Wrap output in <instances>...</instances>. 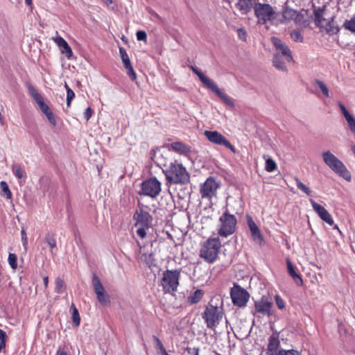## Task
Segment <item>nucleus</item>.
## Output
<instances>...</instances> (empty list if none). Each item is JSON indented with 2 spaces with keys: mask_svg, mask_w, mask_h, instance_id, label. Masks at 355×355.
Segmentation results:
<instances>
[{
  "mask_svg": "<svg viewBox=\"0 0 355 355\" xmlns=\"http://www.w3.org/2000/svg\"><path fill=\"white\" fill-rule=\"evenodd\" d=\"M25 2L28 6H31L32 5V0H25Z\"/></svg>",
  "mask_w": 355,
  "mask_h": 355,
  "instance_id": "62",
  "label": "nucleus"
},
{
  "mask_svg": "<svg viewBox=\"0 0 355 355\" xmlns=\"http://www.w3.org/2000/svg\"><path fill=\"white\" fill-rule=\"evenodd\" d=\"M199 347H187V351L190 355H198L199 354Z\"/></svg>",
  "mask_w": 355,
  "mask_h": 355,
  "instance_id": "56",
  "label": "nucleus"
},
{
  "mask_svg": "<svg viewBox=\"0 0 355 355\" xmlns=\"http://www.w3.org/2000/svg\"><path fill=\"white\" fill-rule=\"evenodd\" d=\"M44 115L46 116V118H47L49 122L51 123V125H52L53 126L56 125V123H57L56 120H55L54 114L53 113L51 110H49V112H47L46 113H45Z\"/></svg>",
  "mask_w": 355,
  "mask_h": 355,
  "instance_id": "49",
  "label": "nucleus"
},
{
  "mask_svg": "<svg viewBox=\"0 0 355 355\" xmlns=\"http://www.w3.org/2000/svg\"><path fill=\"white\" fill-rule=\"evenodd\" d=\"M270 40L274 47L275 48L277 51L276 53H279V55L284 56L287 62L293 61L291 51L288 45L284 42L274 36L270 38Z\"/></svg>",
  "mask_w": 355,
  "mask_h": 355,
  "instance_id": "17",
  "label": "nucleus"
},
{
  "mask_svg": "<svg viewBox=\"0 0 355 355\" xmlns=\"http://www.w3.org/2000/svg\"><path fill=\"white\" fill-rule=\"evenodd\" d=\"M238 37L243 41H246L247 33L243 28H239L237 29Z\"/></svg>",
  "mask_w": 355,
  "mask_h": 355,
  "instance_id": "52",
  "label": "nucleus"
},
{
  "mask_svg": "<svg viewBox=\"0 0 355 355\" xmlns=\"http://www.w3.org/2000/svg\"><path fill=\"white\" fill-rule=\"evenodd\" d=\"M153 338L155 342L156 348L161 351L162 355H169L159 338L156 336H153Z\"/></svg>",
  "mask_w": 355,
  "mask_h": 355,
  "instance_id": "41",
  "label": "nucleus"
},
{
  "mask_svg": "<svg viewBox=\"0 0 355 355\" xmlns=\"http://www.w3.org/2000/svg\"><path fill=\"white\" fill-rule=\"evenodd\" d=\"M292 40L296 42H302L304 37L299 31H293L290 33Z\"/></svg>",
  "mask_w": 355,
  "mask_h": 355,
  "instance_id": "45",
  "label": "nucleus"
},
{
  "mask_svg": "<svg viewBox=\"0 0 355 355\" xmlns=\"http://www.w3.org/2000/svg\"><path fill=\"white\" fill-rule=\"evenodd\" d=\"M105 1H106L107 4H112V0H105Z\"/></svg>",
  "mask_w": 355,
  "mask_h": 355,
  "instance_id": "63",
  "label": "nucleus"
},
{
  "mask_svg": "<svg viewBox=\"0 0 355 355\" xmlns=\"http://www.w3.org/2000/svg\"><path fill=\"white\" fill-rule=\"evenodd\" d=\"M286 265L287 272L289 276L292 277V279L297 286H302L303 284L302 276L298 272H296L294 266L288 259H286Z\"/></svg>",
  "mask_w": 355,
  "mask_h": 355,
  "instance_id": "27",
  "label": "nucleus"
},
{
  "mask_svg": "<svg viewBox=\"0 0 355 355\" xmlns=\"http://www.w3.org/2000/svg\"><path fill=\"white\" fill-rule=\"evenodd\" d=\"M0 188L7 199H10L12 198V193L6 182L1 181L0 182Z\"/></svg>",
  "mask_w": 355,
  "mask_h": 355,
  "instance_id": "38",
  "label": "nucleus"
},
{
  "mask_svg": "<svg viewBox=\"0 0 355 355\" xmlns=\"http://www.w3.org/2000/svg\"><path fill=\"white\" fill-rule=\"evenodd\" d=\"M12 170L18 179H21L24 177V171L20 166L14 164L12 167Z\"/></svg>",
  "mask_w": 355,
  "mask_h": 355,
  "instance_id": "48",
  "label": "nucleus"
},
{
  "mask_svg": "<svg viewBox=\"0 0 355 355\" xmlns=\"http://www.w3.org/2000/svg\"><path fill=\"white\" fill-rule=\"evenodd\" d=\"M53 40L60 48L62 53H64L69 59L73 55V51L66 40L60 36L53 38Z\"/></svg>",
  "mask_w": 355,
  "mask_h": 355,
  "instance_id": "26",
  "label": "nucleus"
},
{
  "mask_svg": "<svg viewBox=\"0 0 355 355\" xmlns=\"http://www.w3.org/2000/svg\"><path fill=\"white\" fill-rule=\"evenodd\" d=\"M136 36L138 41H146L147 39V34L144 31H138Z\"/></svg>",
  "mask_w": 355,
  "mask_h": 355,
  "instance_id": "53",
  "label": "nucleus"
},
{
  "mask_svg": "<svg viewBox=\"0 0 355 355\" xmlns=\"http://www.w3.org/2000/svg\"><path fill=\"white\" fill-rule=\"evenodd\" d=\"M133 220L135 221V226H139L137 230V235L141 239L145 238L146 230L153 226V218L152 215L142 207H139L136 209L133 215Z\"/></svg>",
  "mask_w": 355,
  "mask_h": 355,
  "instance_id": "4",
  "label": "nucleus"
},
{
  "mask_svg": "<svg viewBox=\"0 0 355 355\" xmlns=\"http://www.w3.org/2000/svg\"><path fill=\"white\" fill-rule=\"evenodd\" d=\"M315 83L318 86V87L320 89V90L322 91V94L326 97H329V89H328L327 87L325 85V84L322 81H321V80H320L318 79H315Z\"/></svg>",
  "mask_w": 355,
  "mask_h": 355,
  "instance_id": "43",
  "label": "nucleus"
},
{
  "mask_svg": "<svg viewBox=\"0 0 355 355\" xmlns=\"http://www.w3.org/2000/svg\"><path fill=\"white\" fill-rule=\"evenodd\" d=\"M296 12L297 10L288 6L287 3H286L281 12L282 19L279 20L280 23L284 24L286 21L294 20Z\"/></svg>",
  "mask_w": 355,
  "mask_h": 355,
  "instance_id": "28",
  "label": "nucleus"
},
{
  "mask_svg": "<svg viewBox=\"0 0 355 355\" xmlns=\"http://www.w3.org/2000/svg\"><path fill=\"white\" fill-rule=\"evenodd\" d=\"M220 248L221 243L218 237L209 238L202 245L200 257L206 262L213 263L217 259Z\"/></svg>",
  "mask_w": 355,
  "mask_h": 355,
  "instance_id": "3",
  "label": "nucleus"
},
{
  "mask_svg": "<svg viewBox=\"0 0 355 355\" xmlns=\"http://www.w3.org/2000/svg\"><path fill=\"white\" fill-rule=\"evenodd\" d=\"M310 202L313 207V209L318 214L319 217L329 225H334V220L329 212L322 205L317 203L313 199H310Z\"/></svg>",
  "mask_w": 355,
  "mask_h": 355,
  "instance_id": "19",
  "label": "nucleus"
},
{
  "mask_svg": "<svg viewBox=\"0 0 355 355\" xmlns=\"http://www.w3.org/2000/svg\"><path fill=\"white\" fill-rule=\"evenodd\" d=\"M8 261L12 269L15 270L17 268V257L15 254L10 253Z\"/></svg>",
  "mask_w": 355,
  "mask_h": 355,
  "instance_id": "44",
  "label": "nucleus"
},
{
  "mask_svg": "<svg viewBox=\"0 0 355 355\" xmlns=\"http://www.w3.org/2000/svg\"><path fill=\"white\" fill-rule=\"evenodd\" d=\"M166 180L173 184H186L190 181V175L186 168L178 161L170 163L166 168H162Z\"/></svg>",
  "mask_w": 355,
  "mask_h": 355,
  "instance_id": "1",
  "label": "nucleus"
},
{
  "mask_svg": "<svg viewBox=\"0 0 355 355\" xmlns=\"http://www.w3.org/2000/svg\"><path fill=\"white\" fill-rule=\"evenodd\" d=\"M273 66L278 70L286 71L287 67L285 63L282 60L281 55L279 53H275L272 59Z\"/></svg>",
  "mask_w": 355,
  "mask_h": 355,
  "instance_id": "32",
  "label": "nucleus"
},
{
  "mask_svg": "<svg viewBox=\"0 0 355 355\" xmlns=\"http://www.w3.org/2000/svg\"><path fill=\"white\" fill-rule=\"evenodd\" d=\"M352 150L353 153L355 154V146H353L352 147Z\"/></svg>",
  "mask_w": 355,
  "mask_h": 355,
  "instance_id": "64",
  "label": "nucleus"
},
{
  "mask_svg": "<svg viewBox=\"0 0 355 355\" xmlns=\"http://www.w3.org/2000/svg\"><path fill=\"white\" fill-rule=\"evenodd\" d=\"M334 17H331L326 21L325 31L329 35L337 34L340 31V27L334 24Z\"/></svg>",
  "mask_w": 355,
  "mask_h": 355,
  "instance_id": "30",
  "label": "nucleus"
},
{
  "mask_svg": "<svg viewBox=\"0 0 355 355\" xmlns=\"http://www.w3.org/2000/svg\"><path fill=\"white\" fill-rule=\"evenodd\" d=\"M279 355H300V352L295 349H279Z\"/></svg>",
  "mask_w": 355,
  "mask_h": 355,
  "instance_id": "50",
  "label": "nucleus"
},
{
  "mask_svg": "<svg viewBox=\"0 0 355 355\" xmlns=\"http://www.w3.org/2000/svg\"><path fill=\"white\" fill-rule=\"evenodd\" d=\"M306 18V13H303L302 12L297 11L293 21L299 25L306 26L309 24V23H308V20Z\"/></svg>",
  "mask_w": 355,
  "mask_h": 355,
  "instance_id": "33",
  "label": "nucleus"
},
{
  "mask_svg": "<svg viewBox=\"0 0 355 355\" xmlns=\"http://www.w3.org/2000/svg\"><path fill=\"white\" fill-rule=\"evenodd\" d=\"M230 295L232 303L239 307L246 305L249 298V293L239 284H234L231 288Z\"/></svg>",
  "mask_w": 355,
  "mask_h": 355,
  "instance_id": "15",
  "label": "nucleus"
},
{
  "mask_svg": "<svg viewBox=\"0 0 355 355\" xmlns=\"http://www.w3.org/2000/svg\"><path fill=\"white\" fill-rule=\"evenodd\" d=\"M280 347V341L279 339V334L273 332L269 337L268 344L267 347L268 355H279V350L278 348Z\"/></svg>",
  "mask_w": 355,
  "mask_h": 355,
  "instance_id": "23",
  "label": "nucleus"
},
{
  "mask_svg": "<svg viewBox=\"0 0 355 355\" xmlns=\"http://www.w3.org/2000/svg\"><path fill=\"white\" fill-rule=\"evenodd\" d=\"M218 187L214 177H209L200 188V193L202 198H211Z\"/></svg>",
  "mask_w": 355,
  "mask_h": 355,
  "instance_id": "18",
  "label": "nucleus"
},
{
  "mask_svg": "<svg viewBox=\"0 0 355 355\" xmlns=\"http://www.w3.org/2000/svg\"><path fill=\"white\" fill-rule=\"evenodd\" d=\"M205 136L211 143L224 146L227 148L230 149L233 153H236L237 150L233 145L219 132L214 130H206L204 132Z\"/></svg>",
  "mask_w": 355,
  "mask_h": 355,
  "instance_id": "16",
  "label": "nucleus"
},
{
  "mask_svg": "<svg viewBox=\"0 0 355 355\" xmlns=\"http://www.w3.org/2000/svg\"><path fill=\"white\" fill-rule=\"evenodd\" d=\"M45 241L51 248V250L56 247V241L53 234L47 233L45 236Z\"/></svg>",
  "mask_w": 355,
  "mask_h": 355,
  "instance_id": "42",
  "label": "nucleus"
},
{
  "mask_svg": "<svg viewBox=\"0 0 355 355\" xmlns=\"http://www.w3.org/2000/svg\"><path fill=\"white\" fill-rule=\"evenodd\" d=\"M43 281H44V284L45 286H47V285H48V282H49V278H48V277H44L43 278Z\"/></svg>",
  "mask_w": 355,
  "mask_h": 355,
  "instance_id": "61",
  "label": "nucleus"
},
{
  "mask_svg": "<svg viewBox=\"0 0 355 355\" xmlns=\"http://www.w3.org/2000/svg\"><path fill=\"white\" fill-rule=\"evenodd\" d=\"M28 89L30 95L38 105L41 112L44 114L51 110L49 105L44 101L42 95L37 92V91L31 84L28 85Z\"/></svg>",
  "mask_w": 355,
  "mask_h": 355,
  "instance_id": "20",
  "label": "nucleus"
},
{
  "mask_svg": "<svg viewBox=\"0 0 355 355\" xmlns=\"http://www.w3.org/2000/svg\"><path fill=\"white\" fill-rule=\"evenodd\" d=\"M150 156L152 162H153L154 164H156L159 168H168L167 158L161 151V148L156 147L155 148L151 150L150 153Z\"/></svg>",
  "mask_w": 355,
  "mask_h": 355,
  "instance_id": "21",
  "label": "nucleus"
},
{
  "mask_svg": "<svg viewBox=\"0 0 355 355\" xmlns=\"http://www.w3.org/2000/svg\"><path fill=\"white\" fill-rule=\"evenodd\" d=\"M192 71L198 76L203 85L216 94L225 104L233 107L234 105L232 99L224 92H223L216 85V84L209 78L206 76L200 69L191 67Z\"/></svg>",
  "mask_w": 355,
  "mask_h": 355,
  "instance_id": "7",
  "label": "nucleus"
},
{
  "mask_svg": "<svg viewBox=\"0 0 355 355\" xmlns=\"http://www.w3.org/2000/svg\"><path fill=\"white\" fill-rule=\"evenodd\" d=\"M119 55L124 67L131 64L130 60L126 52V50L123 47H119Z\"/></svg>",
  "mask_w": 355,
  "mask_h": 355,
  "instance_id": "36",
  "label": "nucleus"
},
{
  "mask_svg": "<svg viewBox=\"0 0 355 355\" xmlns=\"http://www.w3.org/2000/svg\"><path fill=\"white\" fill-rule=\"evenodd\" d=\"M192 71L198 76L203 85L216 94L225 104L233 107L234 105L232 99L224 92H223L216 85V84L209 78L206 76L200 69L191 67Z\"/></svg>",
  "mask_w": 355,
  "mask_h": 355,
  "instance_id": "5",
  "label": "nucleus"
},
{
  "mask_svg": "<svg viewBox=\"0 0 355 355\" xmlns=\"http://www.w3.org/2000/svg\"><path fill=\"white\" fill-rule=\"evenodd\" d=\"M92 284L99 303L105 306L110 305V295L106 293L100 278L95 272L92 273Z\"/></svg>",
  "mask_w": 355,
  "mask_h": 355,
  "instance_id": "14",
  "label": "nucleus"
},
{
  "mask_svg": "<svg viewBox=\"0 0 355 355\" xmlns=\"http://www.w3.org/2000/svg\"><path fill=\"white\" fill-rule=\"evenodd\" d=\"M180 270H166L162 273L161 285L164 293L175 292L179 286Z\"/></svg>",
  "mask_w": 355,
  "mask_h": 355,
  "instance_id": "8",
  "label": "nucleus"
},
{
  "mask_svg": "<svg viewBox=\"0 0 355 355\" xmlns=\"http://www.w3.org/2000/svg\"><path fill=\"white\" fill-rule=\"evenodd\" d=\"M273 302L269 296L263 295L259 300H254V308L251 310V314L257 318L261 316H270L271 309Z\"/></svg>",
  "mask_w": 355,
  "mask_h": 355,
  "instance_id": "11",
  "label": "nucleus"
},
{
  "mask_svg": "<svg viewBox=\"0 0 355 355\" xmlns=\"http://www.w3.org/2000/svg\"><path fill=\"white\" fill-rule=\"evenodd\" d=\"M296 186L298 189L301 190L304 193H305L306 195L310 196L312 193L311 189L306 187L304 183H302L300 180L297 178H295Z\"/></svg>",
  "mask_w": 355,
  "mask_h": 355,
  "instance_id": "37",
  "label": "nucleus"
},
{
  "mask_svg": "<svg viewBox=\"0 0 355 355\" xmlns=\"http://www.w3.org/2000/svg\"><path fill=\"white\" fill-rule=\"evenodd\" d=\"M254 12L255 17L258 19V23L262 25L275 19V12L268 3L257 2L254 8Z\"/></svg>",
  "mask_w": 355,
  "mask_h": 355,
  "instance_id": "12",
  "label": "nucleus"
},
{
  "mask_svg": "<svg viewBox=\"0 0 355 355\" xmlns=\"http://www.w3.org/2000/svg\"><path fill=\"white\" fill-rule=\"evenodd\" d=\"M6 338H7L6 333L3 330L0 329V340L6 341Z\"/></svg>",
  "mask_w": 355,
  "mask_h": 355,
  "instance_id": "59",
  "label": "nucleus"
},
{
  "mask_svg": "<svg viewBox=\"0 0 355 355\" xmlns=\"http://www.w3.org/2000/svg\"><path fill=\"white\" fill-rule=\"evenodd\" d=\"M64 87L67 90V105L69 107L71 105V101L75 97V94L73 91L69 87V85L65 83Z\"/></svg>",
  "mask_w": 355,
  "mask_h": 355,
  "instance_id": "40",
  "label": "nucleus"
},
{
  "mask_svg": "<svg viewBox=\"0 0 355 355\" xmlns=\"http://www.w3.org/2000/svg\"><path fill=\"white\" fill-rule=\"evenodd\" d=\"M325 164L332 170L336 174L343 178L347 182L352 180V175L345 165L336 157L331 152L327 150L322 155Z\"/></svg>",
  "mask_w": 355,
  "mask_h": 355,
  "instance_id": "2",
  "label": "nucleus"
},
{
  "mask_svg": "<svg viewBox=\"0 0 355 355\" xmlns=\"http://www.w3.org/2000/svg\"><path fill=\"white\" fill-rule=\"evenodd\" d=\"M246 220L247 224L250 230L251 236L253 240L255 242L261 244L263 241V237L262 234L261 233L259 228L258 227V226L257 225L251 216L248 214L246 216Z\"/></svg>",
  "mask_w": 355,
  "mask_h": 355,
  "instance_id": "22",
  "label": "nucleus"
},
{
  "mask_svg": "<svg viewBox=\"0 0 355 355\" xmlns=\"http://www.w3.org/2000/svg\"><path fill=\"white\" fill-rule=\"evenodd\" d=\"M223 313L222 309L217 305H213L209 302L206 306L202 318L204 319L207 328H214L222 320Z\"/></svg>",
  "mask_w": 355,
  "mask_h": 355,
  "instance_id": "9",
  "label": "nucleus"
},
{
  "mask_svg": "<svg viewBox=\"0 0 355 355\" xmlns=\"http://www.w3.org/2000/svg\"><path fill=\"white\" fill-rule=\"evenodd\" d=\"M259 0H237L235 7L241 15H248L254 10Z\"/></svg>",
  "mask_w": 355,
  "mask_h": 355,
  "instance_id": "24",
  "label": "nucleus"
},
{
  "mask_svg": "<svg viewBox=\"0 0 355 355\" xmlns=\"http://www.w3.org/2000/svg\"><path fill=\"white\" fill-rule=\"evenodd\" d=\"M55 292L57 293H62L63 292L62 288L64 286L63 279L58 277L55 279Z\"/></svg>",
  "mask_w": 355,
  "mask_h": 355,
  "instance_id": "46",
  "label": "nucleus"
},
{
  "mask_svg": "<svg viewBox=\"0 0 355 355\" xmlns=\"http://www.w3.org/2000/svg\"><path fill=\"white\" fill-rule=\"evenodd\" d=\"M277 168L276 162L270 157L266 159L265 170L267 172H273Z\"/></svg>",
  "mask_w": 355,
  "mask_h": 355,
  "instance_id": "39",
  "label": "nucleus"
},
{
  "mask_svg": "<svg viewBox=\"0 0 355 355\" xmlns=\"http://www.w3.org/2000/svg\"><path fill=\"white\" fill-rule=\"evenodd\" d=\"M327 6L325 5L321 6V7H315L313 10V15H314V23L317 27H319L320 28H324V26L322 25V22H325L327 21L325 18L323 17V14L324 10H326Z\"/></svg>",
  "mask_w": 355,
  "mask_h": 355,
  "instance_id": "25",
  "label": "nucleus"
},
{
  "mask_svg": "<svg viewBox=\"0 0 355 355\" xmlns=\"http://www.w3.org/2000/svg\"><path fill=\"white\" fill-rule=\"evenodd\" d=\"M171 148L175 152L182 155H187L191 152V147L181 141L173 142Z\"/></svg>",
  "mask_w": 355,
  "mask_h": 355,
  "instance_id": "29",
  "label": "nucleus"
},
{
  "mask_svg": "<svg viewBox=\"0 0 355 355\" xmlns=\"http://www.w3.org/2000/svg\"><path fill=\"white\" fill-rule=\"evenodd\" d=\"M204 295V291L201 289L196 290L187 297V302L190 305L198 303Z\"/></svg>",
  "mask_w": 355,
  "mask_h": 355,
  "instance_id": "31",
  "label": "nucleus"
},
{
  "mask_svg": "<svg viewBox=\"0 0 355 355\" xmlns=\"http://www.w3.org/2000/svg\"><path fill=\"white\" fill-rule=\"evenodd\" d=\"M56 355H68L67 352L61 347H59L56 352Z\"/></svg>",
  "mask_w": 355,
  "mask_h": 355,
  "instance_id": "60",
  "label": "nucleus"
},
{
  "mask_svg": "<svg viewBox=\"0 0 355 355\" xmlns=\"http://www.w3.org/2000/svg\"><path fill=\"white\" fill-rule=\"evenodd\" d=\"M70 309L72 311V321L75 327H78L80 322V317L77 308L74 304H72Z\"/></svg>",
  "mask_w": 355,
  "mask_h": 355,
  "instance_id": "34",
  "label": "nucleus"
},
{
  "mask_svg": "<svg viewBox=\"0 0 355 355\" xmlns=\"http://www.w3.org/2000/svg\"><path fill=\"white\" fill-rule=\"evenodd\" d=\"M192 71L198 76L203 85L216 94L225 104L233 107L234 105L232 99L224 92H223L216 85V84L209 78L206 76L200 69L191 67Z\"/></svg>",
  "mask_w": 355,
  "mask_h": 355,
  "instance_id": "6",
  "label": "nucleus"
},
{
  "mask_svg": "<svg viewBox=\"0 0 355 355\" xmlns=\"http://www.w3.org/2000/svg\"><path fill=\"white\" fill-rule=\"evenodd\" d=\"M161 191V182L156 178H150L141 184L140 195L155 198Z\"/></svg>",
  "mask_w": 355,
  "mask_h": 355,
  "instance_id": "13",
  "label": "nucleus"
},
{
  "mask_svg": "<svg viewBox=\"0 0 355 355\" xmlns=\"http://www.w3.org/2000/svg\"><path fill=\"white\" fill-rule=\"evenodd\" d=\"M21 241H22L23 245L26 248V246L28 244V238H27L26 231L24 229H22L21 231Z\"/></svg>",
  "mask_w": 355,
  "mask_h": 355,
  "instance_id": "55",
  "label": "nucleus"
},
{
  "mask_svg": "<svg viewBox=\"0 0 355 355\" xmlns=\"http://www.w3.org/2000/svg\"><path fill=\"white\" fill-rule=\"evenodd\" d=\"M339 107L340 109L342 111V113L344 116L345 118H346V116L350 115L351 114L348 112V110L346 109L345 106L341 103H339Z\"/></svg>",
  "mask_w": 355,
  "mask_h": 355,
  "instance_id": "57",
  "label": "nucleus"
},
{
  "mask_svg": "<svg viewBox=\"0 0 355 355\" xmlns=\"http://www.w3.org/2000/svg\"><path fill=\"white\" fill-rule=\"evenodd\" d=\"M149 12L151 14L152 17L154 18V20H155V21H160V22H162V17H160L157 13H156L155 11H153V10H150V12Z\"/></svg>",
  "mask_w": 355,
  "mask_h": 355,
  "instance_id": "58",
  "label": "nucleus"
},
{
  "mask_svg": "<svg viewBox=\"0 0 355 355\" xmlns=\"http://www.w3.org/2000/svg\"><path fill=\"white\" fill-rule=\"evenodd\" d=\"M220 227L218 230V234L223 237H227L232 234L236 230L237 223L236 218L231 214L227 209L219 218Z\"/></svg>",
  "mask_w": 355,
  "mask_h": 355,
  "instance_id": "10",
  "label": "nucleus"
},
{
  "mask_svg": "<svg viewBox=\"0 0 355 355\" xmlns=\"http://www.w3.org/2000/svg\"><path fill=\"white\" fill-rule=\"evenodd\" d=\"M93 114V110L90 107H88L85 111L84 112V118L86 121H89V119L92 117Z\"/></svg>",
  "mask_w": 355,
  "mask_h": 355,
  "instance_id": "54",
  "label": "nucleus"
},
{
  "mask_svg": "<svg viewBox=\"0 0 355 355\" xmlns=\"http://www.w3.org/2000/svg\"><path fill=\"white\" fill-rule=\"evenodd\" d=\"M343 26L345 30L355 35V17H352L350 19H346Z\"/></svg>",
  "mask_w": 355,
  "mask_h": 355,
  "instance_id": "35",
  "label": "nucleus"
},
{
  "mask_svg": "<svg viewBox=\"0 0 355 355\" xmlns=\"http://www.w3.org/2000/svg\"><path fill=\"white\" fill-rule=\"evenodd\" d=\"M275 302L277 307L279 309H284L285 308V303L284 300L278 295H275Z\"/></svg>",
  "mask_w": 355,
  "mask_h": 355,
  "instance_id": "51",
  "label": "nucleus"
},
{
  "mask_svg": "<svg viewBox=\"0 0 355 355\" xmlns=\"http://www.w3.org/2000/svg\"><path fill=\"white\" fill-rule=\"evenodd\" d=\"M124 67L125 68L126 73H127L128 76L130 77V78L132 80H135L137 78V75H136V73H135L132 66V64L125 66Z\"/></svg>",
  "mask_w": 355,
  "mask_h": 355,
  "instance_id": "47",
  "label": "nucleus"
}]
</instances>
